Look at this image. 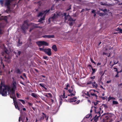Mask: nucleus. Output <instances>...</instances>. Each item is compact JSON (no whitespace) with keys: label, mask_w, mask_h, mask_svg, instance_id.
<instances>
[{"label":"nucleus","mask_w":122,"mask_h":122,"mask_svg":"<svg viewBox=\"0 0 122 122\" xmlns=\"http://www.w3.org/2000/svg\"><path fill=\"white\" fill-rule=\"evenodd\" d=\"M25 98L26 99H29V98L28 97H27L26 98Z\"/></svg>","instance_id":"nucleus-64"},{"label":"nucleus","mask_w":122,"mask_h":122,"mask_svg":"<svg viewBox=\"0 0 122 122\" xmlns=\"http://www.w3.org/2000/svg\"><path fill=\"white\" fill-rule=\"evenodd\" d=\"M72 89H69L68 90V96L70 97H71L74 96L76 94V92L75 90L73 89L74 86H72L71 87Z\"/></svg>","instance_id":"nucleus-8"},{"label":"nucleus","mask_w":122,"mask_h":122,"mask_svg":"<svg viewBox=\"0 0 122 122\" xmlns=\"http://www.w3.org/2000/svg\"><path fill=\"white\" fill-rule=\"evenodd\" d=\"M102 78V76L100 77H99L98 79V81L100 83L102 82L101 80Z\"/></svg>","instance_id":"nucleus-21"},{"label":"nucleus","mask_w":122,"mask_h":122,"mask_svg":"<svg viewBox=\"0 0 122 122\" xmlns=\"http://www.w3.org/2000/svg\"><path fill=\"white\" fill-rule=\"evenodd\" d=\"M95 12V10H93L92 11V13H94Z\"/></svg>","instance_id":"nucleus-53"},{"label":"nucleus","mask_w":122,"mask_h":122,"mask_svg":"<svg viewBox=\"0 0 122 122\" xmlns=\"http://www.w3.org/2000/svg\"><path fill=\"white\" fill-rule=\"evenodd\" d=\"M20 77L21 78H22V79H24L22 77V76H20Z\"/></svg>","instance_id":"nucleus-61"},{"label":"nucleus","mask_w":122,"mask_h":122,"mask_svg":"<svg viewBox=\"0 0 122 122\" xmlns=\"http://www.w3.org/2000/svg\"><path fill=\"white\" fill-rule=\"evenodd\" d=\"M2 48L4 49L5 51V53H8V51L7 49L5 47L4 45H3V46L2 47Z\"/></svg>","instance_id":"nucleus-16"},{"label":"nucleus","mask_w":122,"mask_h":122,"mask_svg":"<svg viewBox=\"0 0 122 122\" xmlns=\"http://www.w3.org/2000/svg\"><path fill=\"white\" fill-rule=\"evenodd\" d=\"M94 110L96 114L95 117L96 118H98L100 116V113H102L103 112L102 110H101V108L99 107L96 108L95 106L94 107Z\"/></svg>","instance_id":"nucleus-6"},{"label":"nucleus","mask_w":122,"mask_h":122,"mask_svg":"<svg viewBox=\"0 0 122 122\" xmlns=\"http://www.w3.org/2000/svg\"><path fill=\"white\" fill-rule=\"evenodd\" d=\"M16 82H13L11 88L8 86L1 85L0 86V94L2 95L3 96H5L7 95V92H8L10 97L13 99L15 108L20 111V110L18 106L17 102L16 101L15 97V89L16 88Z\"/></svg>","instance_id":"nucleus-1"},{"label":"nucleus","mask_w":122,"mask_h":122,"mask_svg":"<svg viewBox=\"0 0 122 122\" xmlns=\"http://www.w3.org/2000/svg\"><path fill=\"white\" fill-rule=\"evenodd\" d=\"M102 98L103 100H104L105 99V97H103Z\"/></svg>","instance_id":"nucleus-60"},{"label":"nucleus","mask_w":122,"mask_h":122,"mask_svg":"<svg viewBox=\"0 0 122 122\" xmlns=\"http://www.w3.org/2000/svg\"><path fill=\"white\" fill-rule=\"evenodd\" d=\"M5 25L4 23L0 24V35L2 34L3 32V31L1 29V28L4 27Z\"/></svg>","instance_id":"nucleus-12"},{"label":"nucleus","mask_w":122,"mask_h":122,"mask_svg":"<svg viewBox=\"0 0 122 122\" xmlns=\"http://www.w3.org/2000/svg\"><path fill=\"white\" fill-rule=\"evenodd\" d=\"M31 95L32 97H33L36 98H37L38 96L36 94L34 93H32L31 94Z\"/></svg>","instance_id":"nucleus-18"},{"label":"nucleus","mask_w":122,"mask_h":122,"mask_svg":"<svg viewBox=\"0 0 122 122\" xmlns=\"http://www.w3.org/2000/svg\"><path fill=\"white\" fill-rule=\"evenodd\" d=\"M24 25L22 27V30H24L25 29H27L28 28V27H25V28L24 27V26L27 25V26H28V24L27 23V22L26 21H24V24L23 25Z\"/></svg>","instance_id":"nucleus-14"},{"label":"nucleus","mask_w":122,"mask_h":122,"mask_svg":"<svg viewBox=\"0 0 122 122\" xmlns=\"http://www.w3.org/2000/svg\"><path fill=\"white\" fill-rule=\"evenodd\" d=\"M69 86V84H67V85H66V87L65 88V89L67 90L68 89V87Z\"/></svg>","instance_id":"nucleus-42"},{"label":"nucleus","mask_w":122,"mask_h":122,"mask_svg":"<svg viewBox=\"0 0 122 122\" xmlns=\"http://www.w3.org/2000/svg\"><path fill=\"white\" fill-rule=\"evenodd\" d=\"M17 54L18 55H20V51H18Z\"/></svg>","instance_id":"nucleus-51"},{"label":"nucleus","mask_w":122,"mask_h":122,"mask_svg":"<svg viewBox=\"0 0 122 122\" xmlns=\"http://www.w3.org/2000/svg\"><path fill=\"white\" fill-rule=\"evenodd\" d=\"M111 82V81H107L106 83H109Z\"/></svg>","instance_id":"nucleus-47"},{"label":"nucleus","mask_w":122,"mask_h":122,"mask_svg":"<svg viewBox=\"0 0 122 122\" xmlns=\"http://www.w3.org/2000/svg\"><path fill=\"white\" fill-rule=\"evenodd\" d=\"M92 85L94 87L97 88V84L95 82H93L92 84Z\"/></svg>","instance_id":"nucleus-20"},{"label":"nucleus","mask_w":122,"mask_h":122,"mask_svg":"<svg viewBox=\"0 0 122 122\" xmlns=\"http://www.w3.org/2000/svg\"><path fill=\"white\" fill-rule=\"evenodd\" d=\"M104 14L103 13H100L99 15L101 16H102Z\"/></svg>","instance_id":"nucleus-50"},{"label":"nucleus","mask_w":122,"mask_h":122,"mask_svg":"<svg viewBox=\"0 0 122 122\" xmlns=\"http://www.w3.org/2000/svg\"><path fill=\"white\" fill-rule=\"evenodd\" d=\"M23 76L25 77H26V76L25 74L24 73L23 74Z\"/></svg>","instance_id":"nucleus-52"},{"label":"nucleus","mask_w":122,"mask_h":122,"mask_svg":"<svg viewBox=\"0 0 122 122\" xmlns=\"http://www.w3.org/2000/svg\"><path fill=\"white\" fill-rule=\"evenodd\" d=\"M107 10L106 9H105L103 11L105 12V13L106 12H107Z\"/></svg>","instance_id":"nucleus-49"},{"label":"nucleus","mask_w":122,"mask_h":122,"mask_svg":"<svg viewBox=\"0 0 122 122\" xmlns=\"http://www.w3.org/2000/svg\"><path fill=\"white\" fill-rule=\"evenodd\" d=\"M118 104V102L117 101H112V104L115 105L117 104Z\"/></svg>","instance_id":"nucleus-22"},{"label":"nucleus","mask_w":122,"mask_h":122,"mask_svg":"<svg viewBox=\"0 0 122 122\" xmlns=\"http://www.w3.org/2000/svg\"><path fill=\"white\" fill-rule=\"evenodd\" d=\"M36 43L39 47L43 46H48L49 45L47 43L44 41H38L36 42Z\"/></svg>","instance_id":"nucleus-10"},{"label":"nucleus","mask_w":122,"mask_h":122,"mask_svg":"<svg viewBox=\"0 0 122 122\" xmlns=\"http://www.w3.org/2000/svg\"><path fill=\"white\" fill-rule=\"evenodd\" d=\"M1 15H0V16ZM7 16H2L0 17V20H4L5 22H7Z\"/></svg>","instance_id":"nucleus-13"},{"label":"nucleus","mask_w":122,"mask_h":122,"mask_svg":"<svg viewBox=\"0 0 122 122\" xmlns=\"http://www.w3.org/2000/svg\"><path fill=\"white\" fill-rule=\"evenodd\" d=\"M91 62H92L94 63L95 64H96L95 62L92 60L91 58Z\"/></svg>","instance_id":"nucleus-43"},{"label":"nucleus","mask_w":122,"mask_h":122,"mask_svg":"<svg viewBox=\"0 0 122 122\" xmlns=\"http://www.w3.org/2000/svg\"><path fill=\"white\" fill-rule=\"evenodd\" d=\"M108 101H109L111 100H112L114 101V100H115L116 99L115 97H111L110 96L108 98Z\"/></svg>","instance_id":"nucleus-15"},{"label":"nucleus","mask_w":122,"mask_h":122,"mask_svg":"<svg viewBox=\"0 0 122 122\" xmlns=\"http://www.w3.org/2000/svg\"><path fill=\"white\" fill-rule=\"evenodd\" d=\"M40 50L41 51H44L45 49H44L43 48H39Z\"/></svg>","instance_id":"nucleus-34"},{"label":"nucleus","mask_w":122,"mask_h":122,"mask_svg":"<svg viewBox=\"0 0 122 122\" xmlns=\"http://www.w3.org/2000/svg\"><path fill=\"white\" fill-rule=\"evenodd\" d=\"M100 4L102 5H106V3H103L102 2H101L100 3Z\"/></svg>","instance_id":"nucleus-33"},{"label":"nucleus","mask_w":122,"mask_h":122,"mask_svg":"<svg viewBox=\"0 0 122 122\" xmlns=\"http://www.w3.org/2000/svg\"><path fill=\"white\" fill-rule=\"evenodd\" d=\"M54 9V7H52L51 8V10H53ZM50 10H47L45 11H43L39 13L38 15V16H43V17L41 18L39 20V22H41L42 20H44L45 16L49 14V12Z\"/></svg>","instance_id":"nucleus-2"},{"label":"nucleus","mask_w":122,"mask_h":122,"mask_svg":"<svg viewBox=\"0 0 122 122\" xmlns=\"http://www.w3.org/2000/svg\"><path fill=\"white\" fill-rule=\"evenodd\" d=\"M101 64V63H98L97 64V65L98 66H99Z\"/></svg>","instance_id":"nucleus-55"},{"label":"nucleus","mask_w":122,"mask_h":122,"mask_svg":"<svg viewBox=\"0 0 122 122\" xmlns=\"http://www.w3.org/2000/svg\"><path fill=\"white\" fill-rule=\"evenodd\" d=\"M88 101L89 102H90V101L89 100H88Z\"/></svg>","instance_id":"nucleus-62"},{"label":"nucleus","mask_w":122,"mask_h":122,"mask_svg":"<svg viewBox=\"0 0 122 122\" xmlns=\"http://www.w3.org/2000/svg\"><path fill=\"white\" fill-rule=\"evenodd\" d=\"M66 13H64L62 14V13L61 12H59L58 13H56V14H54V15L52 17L48 19V20L49 21H50L51 20L52 21H54V20L58 16H61V15H62V16H65V20H66L67 19V17H70V16L69 15H68L67 16H66Z\"/></svg>","instance_id":"nucleus-3"},{"label":"nucleus","mask_w":122,"mask_h":122,"mask_svg":"<svg viewBox=\"0 0 122 122\" xmlns=\"http://www.w3.org/2000/svg\"><path fill=\"white\" fill-rule=\"evenodd\" d=\"M23 110L24 111H25L26 110L25 108H23Z\"/></svg>","instance_id":"nucleus-57"},{"label":"nucleus","mask_w":122,"mask_h":122,"mask_svg":"<svg viewBox=\"0 0 122 122\" xmlns=\"http://www.w3.org/2000/svg\"><path fill=\"white\" fill-rule=\"evenodd\" d=\"M12 1V0H0V4L2 6L3 3H4L5 6L7 7L10 11V6Z\"/></svg>","instance_id":"nucleus-5"},{"label":"nucleus","mask_w":122,"mask_h":122,"mask_svg":"<svg viewBox=\"0 0 122 122\" xmlns=\"http://www.w3.org/2000/svg\"><path fill=\"white\" fill-rule=\"evenodd\" d=\"M61 97L63 98H66L67 97V96H66V97H65V93H64L63 95L61 96Z\"/></svg>","instance_id":"nucleus-30"},{"label":"nucleus","mask_w":122,"mask_h":122,"mask_svg":"<svg viewBox=\"0 0 122 122\" xmlns=\"http://www.w3.org/2000/svg\"><path fill=\"white\" fill-rule=\"evenodd\" d=\"M40 84V86H42V87L44 88H45V85L44 84H42V83H40V84Z\"/></svg>","instance_id":"nucleus-31"},{"label":"nucleus","mask_w":122,"mask_h":122,"mask_svg":"<svg viewBox=\"0 0 122 122\" xmlns=\"http://www.w3.org/2000/svg\"><path fill=\"white\" fill-rule=\"evenodd\" d=\"M72 24H73V23L72 22V23L70 22V25H72Z\"/></svg>","instance_id":"nucleus-56"},{"label":"nucleus","mask_w":122,"mask_h":122,"mask_svg":"<svg viewBox=\"0 0 122 122\" xmlns=\"http://www.w3.org/2000/svg\"><path fill=\"white\" fill-rule=\"evenodd\" d=\"M52 48L55 51H56L57 50L56 46L55 45H54L52 46Z\"/></svg>","instance_id":"nucleus-17"},{"label":"nucleus","mask_w":122,"mask_h":122,"mask_svg":"<svg viewBox=\"0 0 122 122\" xmlns=\"http://www.w3.org/2000/svg\"><path fill=\"white\" fill-rule=\"evenodd\" d=\"M28 118L27 117H26V121H28Z\"/></svg>","instance_id":"nucleus-59"},{"label":"nucleus","mask_w":122,"mask_h":122,"mask_svg":"<svg viewBox=\"0 0 122 122\" xmlns=\"http://www.w3.org/2000/svg\"><path fill=\"white\" fill-rule=\"evenodd\" d=\"M88 66L89 67L90 69H92V66L91 65H89Z\"/></svg>","instance_id":"nucleus-44"},{"label":"nucleus","mask_w":122,"mask_h":122,"mask_svg":"<svg viewBox=\"0 0 122 122\" xmlns=\"http://www.w3.org/2000/svg\"><path fill=\"white\" fill-rule=\"evenodd\" d=\"M16 72L18 74H20L21 72L18 69H16Z\"/></svg>","instance_id":"nucleus-27"},{"label":"nucleus","mask_w":122,"mask_h":122,"mask_svg":"<svg viewBox=\"0 0 122 122\" xmlns=\"http://www.w3.org/2000/svg\"><path fill=\"white\" fill-rule=\"evenodd\" d=\"M18 100L20 101L24 105L25 104V102L24 100L21 99H19Z\"/></svg>","instance_id":"nucleus-26"},{"label":"nucleus","mask_w":122,"mask_h":122,"mask_svg":"<svg viewBox=\"0 0 122 122\" xmlns=\"http://www.w3.org/2000/svg\"><path fill=\"white\" fill-rule=\"evenodd\" d=\"M49 35H45L42 36V37L45 38H49Z\"/></svg>","instance_id":"nucleus-24"},{"label":"nucleus","mask_w":122,"mask_h":122,"mask_svg":"<svg viewBox=\"0 0 122 122\" xmlns=\"http://www.w3.org/2000/svg\"><path fill=\"white\" fill-rule=\"evenodd\" d=\"M95 76H91L90 77V78L92 79H95Z\"/></svg>","instance_id":"nucleus-38"},{"label":"nucleus","mask_w":122,"mask_h":122,"mask_svg":"<svg viewBox=\"0 0 122 122\" xmlns=\"http://www.w3.org/2000/svg\"><path fill=\"white\" fill-rule=\"evenodd\" d=\"M118 30L121 32V33H122V29L119 28H118Z\"/></svg>","instance_id":"nucleus-37"},{"label":"nucleus","mask_w":122,"mask_h":122,"mask_svg":"<svg viewBox=\"0 0 122 122\" xmlns=\"http://www.w3.org/2000/svg\"><path fill=\"white\" fill-rule=\"evenodd\" d=\"M118 61H117L116 62L114 61V64L112 65V66H113L114 65L116 64H117L118 63Z\"/></svg>","instance_id":"nucleus-41"},{"label":"nucleus","mask_w":122,"mask_h":122,"mask_svg":"<svg viewBox=\"0 0 122 122\" xmlns=\"http://www.w3.org/2000/svg\"><path fill=\"white\" fill-rule=\"evenodd\" d=\"M98 104V102H93L92 103V104L94 105L95 106H96V105Z\"/></svg>","instance_id":"nucleus-32"},{"label":"nucleus","mask_w":122,"mask_h":122,"mask_svg":"<svg viewBox=\"0 0 122 122\" xmlns=\"http://www.w3.org/2000/svg\"><path fill=\"white\" fill-rule=\"evenodd\" d=\"M98 93L99 92L98 91H96L94 90H90L89 92H86V91L84 90L82 92V93L83 94H85V95L89 97L90 96V94L94 93Z\"/></svg>","instance_id":"nucleus-7"},{"label":"nucleus","mask_w":122,"mask_h":122,"mask_svg":"<svg viewBox=\"0 0 122 122\" xmlns=\"http://www.w3.org/2000/svg\"><path fill=\"white\" fill-rule=\"evenodd\" d=\"M106 54H107L106 53H105L104 52H103V55H106Z\"/></svg>","instance_id":"nucleus-58"},{"label":"nucleus","mask_w":122,"mask_h":122,"mask_svg":"<svg viewBox=\"0 0 122 122\" xmlns=\"http://www.w3.org/2000/svg\"><path fill=\"white\" fill-rule=\"evenodd\" d=\"M114 69L116 70L115 71H117V69L116 68L114 67Z\"/></svg>","instance_id":"nucleus-54"},{"label":"nucleus","mask_w":122,"mask_h":122,"mask_svg":"<svg viewBox=\"0 0 122 122\" xmlns=\"http://www.w3.org/2000/svg\"><path fill=\"white\" fill-rule=\"evenodd\" d=\"M70 9H71V8H69V9H68V10H70Z\"/></svg>","instance_id":"nucleus-63"},{"label":"nucleus","mask_w":122,"mask_h":122,"mask_svg":"<svg viewBox=\"0 0 122 122\" xmlns=\"http://www.w3.org/2000/svg\"><path fill=\"white\" fill-rule=\"evenodd\" d=\"M97 93H92V94H90L92 96H95V97H96L97 96Z\"/></svg>","instance_id":"nucleus-28"},{"label":"nucleus","mask_w":122,"mask_h":122,"mask_svg":"<svg viewBox=\"0 0 122 122\" xmlns=\"http://www.w3.org/2000/svg\"><path fill=\"white\" fill-rule=\"evenodd\" d=\"M22 44V42H20V40H19L18 41V42L17 45L18 46H20Z\"/></svg>","instance_id":"nucleus-29"},{"label":"nucleus","mask_w":122,"mask_h":122,"mask_svg":"<svg viewBox=\"0 0 122 122\" xmlns=\"http://www.w3.org/2000/svg\"><path fill=\"white\" fill-rule=\"evenodd\" d=\"M49 38H53L54 37V35H49Z\"/></svg>","instance_id":"nucleus-39"},{"label":"nucleus","mask_w":122,"mask_h":122,"mask_svg":"<svg viewBox=\"0 0 122 122\" xmlns=\"http://www.w3.org/2000/svg\"><path fill=\"white\" fill-rule=\"evenodd\" d=\"M116 118L115 116L113 114H110L105 116L103 119V122H111Z\"/></svg>","instance_id":"nucleus-4"},{"label":"nucleus","mask_w":122,"mask_h":122,"mask_svg":"<svg viewBox=\"0 0 122 122\" xmlns=\"http://www.w3.org/2000/svg\"><path fill=\"white\" fill-rule=\"evenodd\" d=\"M42 114L43 115V116H42V117H41V120H43L44 119V116H45V117H46V115H45L44 113H42Z\"/></svg>","instance_id":"nucleus-23"},{"label":"nucleus","mask_w":122,"mask_h":122,"mask_svg":"<svg viewBox=\"0 0 122 122\" xmlns=\"http://www.w3.org/2000/svg\"><path fill=\"white\" fill-rule=\"evenodd\" d=\"M45 96L48 97H52L51 94L50 93H47Z\"/></svg>","instance_id":"nucleus-19"},{"label":"nucleus","mask_w":122,"mask_h":122,"mask_svg":"<svg viewBox=\"0 0 122 122\" xmlns=\"http://www.w3.org/2000/svg\"><path fill=\"white\" fill-rule=\"evenodd\" d=\"M16 96L18 98H20V97L21 96V95L19 94L18 93H17L16 94Z\"/></svg>","instance_id":"nucleus-35"},{"label":"nucleus","mask_w":122,"mask_h":122,"mask_svg":"<svg viewBox=\"0 0 122 122\" xmlns=\"http://www.w3.org/2000/svg\"><path fill=\"white\" fill-rule=\"evenodd\" d=\"M28 104L29 105V106H31L32 105V104L31 103H30L29 102H28Z\"/></svg>","instance_id":"nucleus-46"},{"label":"nucleus","mask_w":122,"mask_h":122,"mask_svg":"<svg viewBox=\"0 0 122 122\" xmlns=\"http://www.w3.org/2000/svg\"><path fill=\"white\" fill-rule=\"evenodd\" d=\"M44 52L49 56H50L51 54V49L50 48L45 49Z\"/></svg>","instance_id":"nucleus-11"},{"label":"nucleus","mask_w":122,"mask_h":122,"mask_svg":"<svg viewBox=\"0 0 122 122\" xmlns=\"http://www.w3.org/2000/svg\"><path fill=\"white\" fill-rule=\"evenodd\" d=\"M43 58L47 60V57L46 56H43Z\"/></svg>","instance_id":"nucleus-40"},{"label":"nucleus","mask_w":122,"mask_h":122,"mask_svg":"<svg viewBox=\"0 0 122 122\" xmlns=\"http://www.w3.org/2000/svg\"><path fill=\"white\" fill-rule=\"evenodd\" d=\"M69 20H71L73 21H74L75 20H73V19H72V18H70V19H69Z\"/></svg>","instance_id":"nucleus-45"},{"label":"nucleus","mask_w":122,"mask_h":122,"mask_svg":"<svg viewBox=\"0 0 122 122\" xmlns=\"http://www.w3.org/2000/svg\"><path fill=\"white\" fill-rule=\"evenodd\" d=\"M94 110V106H92L91 107V109L90 110L91 112H92V110Z\"/></svg>","instance_id":"nucleus-36"},{"label":"nucleus","mask_w":122,"mask_h":122,"mask_svg":"<svg viewBox=\"0 0 122 122\" xmlns=\"http://www.w3.org/2000/svg\"><path fill=\"white\" fill-rule=\"evenodd\" d=\"M119 72H117V74L115 76V77H118V73H119Z\"/></svg>","instance_id":"nucleus-48"},{"label":"nucleus","mask_w":122,"mask_h":122,"mask_svg":"<svg viewBox=\"0 0 122 122\" xmlns=\"http://www.w3.org/2000/svg\"><path fill=\"white\" fill-rule=\"evenodd\" d=\"M77 97H74L71 98L68 100V101L70 102H73L74 104H78L80 102V100H78L77 101Z\"/></svg>","instance_id":"nucleus-9"},{"label":"nucleus","mask_w":122,"mask_h":122,"mask_svg":"<svg viewBox=\"0 0 122 122\" xmlns=\"http://www.w3.org/2000/svg\"><path fill=\"white\" fill-rule=\"evenodd\" d=\"M92 70V74H94L96 71V70L95 69H93V68L91 69Z\"/></svg>","instance_id":"nucleus-25"}]
</instances>
